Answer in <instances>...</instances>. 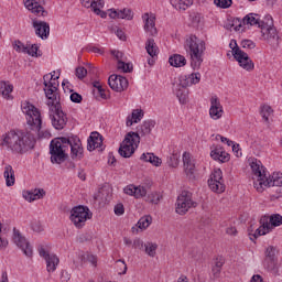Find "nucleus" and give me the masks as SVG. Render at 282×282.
Wrapping results in <instances>:
<instances>
[{
  "label": "nucleus",
  "mask_w": 282,
  "mask_h": 282,
  "mask_svg": "<svg viewBox=\"0 0 282 282\" xmlns=\"http://www.w3.org/2000/svg\"><path fill=\"white\" fill-rule=\"evenodd\" d=\"M22 111L26 116L28 128L25 130H10L0 138V147H6L12 153H19L20 155L34 149L36 144L34 135L43 138L41 134L43 119L39 108L29 101H24L22 104Z\"/></svg>",
  "instance_id": "nucleus-1"
},
{
  "label": "nucleus",
  "mask_w": 282,
  "mask_h": 282,
  "mask_svg": "<svg viewBox=\"0 0 282 282\" xmlns=\"http://www.w3.org/2000/svg\"><path fill=\"white\" fill-rule=\"evenodd\" d=\"M69 151L73 160H83V143L78 137L65 138L58 137L50 143V155L52 164H63L69 158Z\"/></svg>",
  "instance_id": "nucleus-2"
},
{
  "label": "nucleus",
  "mask_w": 282,
  "mask_h": 282,
  "mask_svg": "<svg viewBox=\"0 0 282 282\" xmlns=\"http://www.w3.org/2000/svg\"><path fill=\"white\" fill-rule=\"evenodd\" d=\"M155 120L147 119L137 128V132H128L120 144L119 154L121 158H131L135 153V149H138V144H140V135L144 138V135H151L153 129H155Z\"/></svg>",
  "instance_id": "nucleus-3"
},
{
  "label": "nucleus",
  "mask_w": 282,
  "mask_h": 282,
  "mask_svg": "<svg viewBox=\"0 0 282 282\" xmlns=\"http://www.w3.org/2000/svg\"><path fill=\"white\" fill-rule=\"evenodd\" d=\"M185 48L189 52L192 69H199L204 63V52H206V42L195 35H189L185 41Z\"/></svg>",
  "instance_id": "nucleus-4"
},
{
  "label": "nucleus",
  "mask_w": 282,
  "mask_h": 282,
  "mask_svg": "<svg viewBox=\"0 0 282 282\" xmlns=\"http://www.w3.org/2000/svg\"><path fill=\"white\" fill-rule=\"evenodd\" d=\"M251 169L254 175H258L259 177L258 181L253 184L257 191L261 192L263 186L264 187L282 186V173H273V175L270 177L265 173V170H263V166L254 162L251 163Z\"/></svg>",
  "instance_id": "nucleus-5"
},
{
  "label": "nucleus",
  "mask_w": 282,
  "mask_h": 282,
  "mask_svg": "<svg viewBox=\"0 0 282 282\" xmlns=\"http://www.w3.org/2000/svg\"><path fill=\"white\" fill-rule=\"evenodd\" d=\"M52 80H58V76L54 77L52 73L43 76L44 94L48 100V107H52V105H61L58 84Z\"/></svg>",
  "instance_id": "nucleus-6"
},
{
  "label": "nucleus",
  "mask_w": 282,
  "mask_h": 282,
  "mask_svg": "<svg viewBox=\"0 0 282 282\" xmlns=\"http://www.w3.org/2000/svg\"><path fill=\"white\" fill-rule=\"evenodd\" d=\"M265 22H262L261 24V34L265 42L271 45L274 50L279 47V33L276 32V29L274 28V21L272 20L271 15H267L264 18Z\"/></svg>",
  "instance_id": "nucleus-7"
},
{
  "label": "nucleus",
  "mask_w": 282,
  "mask_h": 282,
  "mask_svg": "<svg viewBox=\"0 0 282 282\" xmlns=\"http://www.w3.org/2000/svg\"><path fill=\"white\" fill-rule=\"evenodd\" d=\"M50 119L52 127L57 131H61L67 127V115L63 111L61 104L50 106Z\"/></svg>",
  "instance_id": "nucleus-8"
},
{
  "label": "nucleus",
  "mask_w": 282,
  "mask_h": 282,
  "mask_svg": "<svg viewBox=\"0 0 282 282\" xmlns=\"http://www.w3.org/2000/svg\"><path fill=\"white\" fill-rule=\"evenodd\" d=\"M191 208H197V202L193 200V193L183 191L176 200V213L186 215Z\"/></svg>",
  "instance_id": "nucleus-9"
},
{
  "label": "nucleus",
  "mask_w": 282,
  "mask_h": 282,
  "mask_svg": "<svg viewBox=\"0 0 282 282\" xmlns=\"http://www.w3.org/2000/svg\"><path fill=\"white\" fill-rule=\"evenodd\" d=\"M70 221L76 226V228H83L87 219H91V215H89V208L83 205L75 206L70 210Z\"/></svg>",
  "instance_id": "nucleus-10"
},
{
  "label": "nucleus",
  "mask_w": 282,
  "mask_h": 282,
  "mask_svg": "<svg viewBox=\"0 0 282 282\" xmlns=\"http://www.w3.org/2000/svg\"><path fill=\"white\" fill-rule=\"evenodd\" d=\"M208 186L214 193H224L226 185L224 184V172L220 169L214 171L208 180Z\"/></svg>",
  "instance_id": "nucleus-11"
},
{
  "label": "nucleus",
  "mask_w": 282,
  "mask_h": 282,
  "mask_svg": "<svg viewBox=\"0 0 282 282\" xmlns=\"http://www.w3.org/2000/svg\"><path fill=\"white\" fill-rule=\"evenodd\" d=\"M13 243L22 250L25 257H32V254H34L32 245H30V241H28V239H25L17 228L13 229Z\"/></svg>",
  "instance_id": "nucleus-12"
},
{
  "label": "nucleus",
  "mask_w": 282,
  "mask_h": 282,
  "mask_svg": "<svg viewBox=\"0 0 282 282\" xmlns=\"http://www.w3.org/2000/svg\"><path fill=\"white\" fill-rule=\"evenodd\" d=\"M234 58L239 63L242 69H246L247 72H252V69H254V63L250 56H248V53L243 52L241 48H235Z\"/></svg>",
  "instance_id": "nucleus-13"
},
{
  "label": "nucleus",
  "mask_w": 282,
  "mask_h": 282,
  "mask_svg": "<svg viewBox=\"0 0 282 282\" xmlns=\"http://www.w3.org/2000/svg\"><path fill=\"white\" fill-rule=\"evenodd\" d=\"M39 254L46 261L47 272H56V268L58 267V263H61L58 257L54 253L50 254L43 247L39 248Z\"/></svg>",
  "instance_id": "nucleus-14"
},
{
  "label": "nucleus",
  "mask_w": 282,
  "mask_h": 282,
  "mask_svg": "<svg viewBox=\"0 0 282 282\" xmlns=\"http://www.w3.org/2000/svg\"><path fill=\"white\" fill-rule=\"evenodd\" d=\"M108 85L112 91L121 93L129 87V80L126 77L113 74L109 76Z\"/></svg>",
  "instance_id": "nucleus-15"
},
{
  "label": "nucleus",
  "mask_w": 282,
  "mask_h": 282,
  "mask_svg": "<svg viewBox=\"0 0 282 282\" xmlns=\"http://www.w3.org/2000/svg\"><path fill=\"white\" fill-rule=\"evenodd\" d=\"M257 14L254 13H249L247 14L242 21L240 19H236V21L239 23L238 25L235 26V31L239 32L241 30L242 25H258L261 30V25L265 23V20L260 21L259 19L256 18Z\"/></svg>",
  "instance_id": "nucleus-16"
},
{
  "label": "nucleus",
  "mask_w": 282,
  "mask_h": 282,
  "mask_svg": "<svg viewBox=\"0 0 282 282\" xmlns=\"http://www.w3.org/2000/svg\"><path fill=\"white\" fill-rule=\"evenodd\" d=\"M202 80V74L199 73H192L189 76L182 75L178 78V85L177 88L186 89L187 87H191L192 85H197Z\"/></svg>",
  "instance_id": "nucleus-17"
},
{
  "label": "nucleus",
  "mask_w": 282,
  "mask_h": 282,
  "mask_svg": "<svg viewBox=\"0 0 282 282\" xmlns=\"http://www.w3.org/2000/svg\"><path fill=\"white\" fill-rule=\"evenodd\" d=\"M209 116L213 120H219L224 116V107L217 96L210 98Z\"/></svg>",
  "instance_id": "nucleus-18"
},
{
  "label": "nucleus",
  "mask_w": 282,
  "mask_h": 282,
  "mask_svg": "<svg viewBox=\"0 0 282 282\" xmlns=\"http://www.w3.org/2000/svg\"><path fill=\"white\" fill-rule=\"evenodd\" d=\"M33 28L36 36H40L43 41L50 36V23L45 21H33Z\"/></svg>",
  "instance_id": "nucleus-19"
},
{
  "label": "nucleus",
  "mask_w": 282,
  "mask_h": 282,
  "mask_svg": "<svg viewBox=\"0 0 282 282\" xmlns=\"http://www.w3.org/2000/svg\"><path fill=\"white\" fill-rule=\"evenodd\" d=\"M133 10L124 8L122 10L110 9V19H126V21H133Z\"/></svg>",
  "instance_id": "nucleus-20"
},
{
  "label": "nucleus",
  "mask_w": 282,
  "mask_h": 282,
  "mask_svg": "<svg viewBox=\"0 0 282 282\" xmlns=\"http://www.w3.org/2000/svg\"><path fill=\"white\" fill-rule=\"evenodd\" d=\"M260 227L256 230V232L250 237L251 241H254L258 237L263 235H268L270 232V223H268V216H262L260 218Z\"/></svg>",
  "instance_id": "nucleus-21"
},
{
  "label": "nucleus",
  "mask_w": 282,
  "mask_h": 282,
  "mask_svg": "<svg viewBox=\"0 0 282 282\" xmlns=\"http://www.w3.org/2000/svg\"><path fill=\"white\" fill-rule=\"evenodd\" d=\"M24 6L33 14H41V17L47 15V11L36 0H24Z\"/></svg>",
  "instance_id": "nucleus-22"
},
{
  "label": "nucleus",
  "mask_w": 282,
  "mask_h": 282,
  "mask_svg": "<svg viewBox=\"0 0 282 282\" xmlns=\"http://www.w3.org/2000/svg\"><path fill=\"white\" fill-rule=\"evenodd\" d=\"M126 195H132L135 199L147 197V188L144 186L128 185L123 188Z\"/></svg>",
  "instance_id": "nucleus-23"
},
{
  "label": "nucleus",
  "mask_w": 282,
  "mask_h": 282,
  "mask_svg": "<svg viewBox=\"0 0 282 282\" xmlns=\"http://www.w3.org/2000/svg\"><path fill=\"white\" fill-rule=\"evenodd\" d=\"M44 195H45V189L43 188L24 191L22 193V196L26 202H36V199H43Z\"/></svg>",
  "instance_id": "nucleus-24"
},
{
  "label": "nucleus",
  "mask_w": 282,
  "mask_h": 282,
  "mask_svg": "<svg viewBox=\"0 0 282 282\" xmlns=\"http://www.w3.org/2000/svg\"><path fill=\"white\" fill-rule=\"evenodd\" d=\"M102 147V135L98 132H91L90 137L88 138L87 150L88 151H96V149H100Z\"/></svg>",
  "instance_id": "nucleus-25"
},
{
  "label": "nucleus",
  "mask_w": 282,
  "mask_h": 282,
  "mask_svg": "<svg viewBox=\"0 0 282 282\" xmlns=\"http://www.w3.org/2000/svg\"><path fill=\"white\" fill-rule=\"evenodd\" d=\"M183 164L186 175L193 177L195 175V162L193 161V159H191V153L184 152Z\"/></svg>",
  "instance_id": "nucleus-26"
},
{
  "label": "nucleus",
  "mask_w": 282,
  "mask_h": 282,
  "mask_svg": "<svg viewBox=\"0 0 282 282\" xmlns=\"http://www.w3.org/2000/svg\"><path fill=\"white\" fill-rule=\"evenodd\" d=\"M263 267L265 270L271 272L273 276H280L281 273L279 272V258L275 259H264Z\"/></svg>",
  "instance_id": "nucleus-27"
},
{
  "label": "nucleus",
  "mask_w": 282,
  "mask_h": 282,
  "mask_svg": "<svg viewBox=\"0 0 282 282\" xmlns=\"http://www.w3.org/2000/svg\"><path fill=\"white\" fill-rule=\"evenodd\" d=\"M210 158H213V160L221 162L223 164L226 162H230V154L219 148H216L210 152Z\"/></svg>",
  "instance_id": "nucleus-28"
},
{
  "label": "nucleus",
  "mask_w": 282,
  "mask_h": 282,
  "mask_svg": "<svg viewBox=\"0 0 282 282\" xmlns=\"http://www.w3.org/2000/svg\"><path fill=\"white\" fill-rule=\"evenodd\" d=\"M3 176L6 180L7 186H14L17 178L14 176V169H12V165H10V164L4 165Z\"/></svg>",
  "instance_id": "nucleus-29"
},
{
  "label": "nucleus",
  "mask_w": 282,
  "mask_h": 282,
  "mask_svg": "<svg viewBox=\"0 0 282 282\" xmlns=\"http://www.w3.org/2000/svg\"><path fill=\"white\" fill-rule=\"evenodd\" d=\"M14 86L10 85L7 82H0V96L4 98V100H12V91Z\"/></svg>",
  "instance_id": "nucleus-30"
},
{
  "label": "nucleus",
  "mask_w": 282,
  "mask_h": 282,
  "mask_svg": "<svg viewBox=\"0 0 282 282\" xmlns=\"http://www.w3.org/2000/svg\"><path fill=\"white\" fill-rule=\"evenodd\" d=\"M145 19V24H144V30L145 32H149L151 36H155L158 34V29L155 28V18H149V13L144 14Z\"/></svg>",
  "instance_id": "nucleus-31"
},
{
  "label": "nucleus",
  "mask_w": 282,
  "mask_h": 282,
  "mask_svg": "<svg viewBox=\"0 0 282 282\" xmlns=\"http://www.w3.org/2000/svg\"><path fill=\"white\" fill-rule=\"evenodd\" d=\"M172 67H184L186 65V57L184 55L174 54L169 58Z\"/></svg>",
  "instance_id": "nucleus-32"
},
{
  "label": "nucleus",
  "mask_w": 282,
  "mask_h": 282,
  "mask_svg": "<svg viewBox=\"0 0 282 282\" xmlns=\"http://www.w3.org/2000/svg\"><path fill=\"white\" fill-rule=\"evenodd\" d=\"M145 50L149 56H151V58H155L159 52V47L158 44H155V40L148 39V41L145 42Z\"/></svg>",
  "instance_id": "nucleus-33"
},
{
  "label": "nucleus",
  "mask_w": 282,
  "mask_h": 282,
  "mask_svg": "<svg viewBox=\"0 0 282 282\" xmlns=\"http://www.w3.org/2000/svg\"><path fill=\"white\" fill-rule=\"evenodd\" d=\"M163 196L160 192H151L150 194H145V202L148 204H153L154 206H158L160 202H162Z\"/></svg>",
  "instance_id": "nucleus-34"
},
{
  "label": "nucleus",
  "mask_w": 282,
  "mask_h": 282,
  "mask_svg": "<svg viewBox=\"0 0 282 282\" xmlns=\"http://www.w3.org/2000/svg\"><path fill=\"white\" fill-rule=\"evenodd\" d=\"M269 230L271 231L272 228H279L282 226V216L281 214H272L268 217Z\"/></svg>",
  "instance_id": "nucleus-35"
},
{
  "label": "nucleus",
  "mask_w": 282,
  "mask_h": 282,
  "mask_svg": "<svg viewBox=\"0 0 282 282\" xmlns=\"http://www.w3.org/2000/svg\"><path fill=\"white\" fill-rule=\"evenodd\" d=\"M82 1V6H84V8H91V10H94L96 8V6H98V8H105V0H80Z\"/></svg>",
  "instance_id": "nucleus-36"
},
{
  "label": "nucleus",
  "mask_w": 282,
  "mask_h": 282,
  "mask_svg": "<svg viewBox=\"0 0 282 282\" xmlns=\"http://www.w3.org/2000/svg\"><path fill=\"white\" fill-rule=\"evenodd\" d=\"M176 98H178L181 105H186L188 102V90L186 88H177Z\"/></svg>",
  "instance_id": "nucleus-37"
},
{
  "label": "nucleus",
  "mask_w": 282,
  "mask_h": 282,
  "mask_svg": "<svg viewBox=\"0 0 282 282\" xmlns=\"http://www.w3.org/2000/svg\"><path fill=\"white\" fill-rule=\"evenodd\" d=\"M193 0H173L172 6L176 8V10H187L191 8Z\"/></svg>",
  "instance_id": "nucleus-38"
},
{
  "label": "nucleus",
  "mask_w": 282,
  "mask_h": 282,
  "mask_svg": "<svg viewBox=\"0 0 282 282\" xmlns=\"http://www.w3.org/2000/svg\"><path fill=\"white\" fill-rule=\"evenodd\" d=\"M151 221H153V218L151 216H143L139 219L137 226L141 230H145L148 226H151Z\"/></svg>",
  "instance_id": "nucleus-39"
},
{
  "label": "nucleus",
  "mask_w": 282,
  "mask_h": 282,
  "mask_svg": "<svg viewBox=\"0 0 282 282\" xmlns=\"http://www.w3.org/2000/svg\"><path fill=\"white\" fill-rule=\"evenodd\" d=\"M167 165L172 169H177L180 165V155L177 153H173L167 158Z\"/></svg>",
  "instance_id": "nucleus-40"
},
{
  "label": "nucleus",
  "mask_w": 282,
  "mask_h": 282,
  "mask_svg": "<svg viewBox=\"0 0 282 282\" xmlns=\"http://www.w3.org/2000/svg\"><path fill=\"white\" fill-rule=\"evenodd\" d=\"M117 67L118 69H122L124 74H131L133 72V65L123 61H118Z\"/></svg>",
  "instance_id": "nucleus-41"
},
{
  "label": "nucleus",
  "mask_w": 282,
  "mask_h": 282,
  "mask_svg": "<svg viewBox=\"0 0 282 282\" xmlns=\"http://www.w3.org/2000/svg\"><path fill=\"white\" fill-rule=\"evenodd\" d=\"M158 250V245L153 242H148L144 245V251L149 257H155V251Z\"/></svg>",
  "instance_id": "nucleus-42"
},
{
  "label": "nucleus",
  "mask_w": 282,
  "mask_h": 282,
  "mask_svg": "<svg viewBox=\"0 0 282 282\" xmlns=\"http://www.w3.org/2000/svg\"><path fill=\"white\" fill-rule=\"evenodd\" d=\"M214 3L221 10H228L232 6V0H214Z\"/></svg>",
  "instance_id": "nucleus-43"
},
{
  "label": "nucleus",
  "mask_w": 282,
  "mask_h": 282,
  "mask_svg": "<svg viewBox=\"0 0 282 282\" xmlns=\"http://www.w3.org/2000/svg\"><path fill=\"white\" fill-rule=\"evenodd\" d=\"M272 107H270L269 105H264L261 107V116L263 118V120H265V122H268L270 116L272 115Z\"/></svg>",
  "instance_id": "nucleus-44"
},
{
  "label": "nucleus",
  "mask_w": 282,
  "mask_h": 282,
  "mask_svg": "<svg viewBox=\"0 0 282 282\" xmlns=\"http://www.w3.org/2000/svg\"><path fill=\"white\" fill-rule=\"evenodd\" d=\"M26 54L29 56H35V58H39V56H41L39 53V45L32 44L31 46H26Z\"/></svg>",
  "instance_id": "nucleus-45"
},
{
  "label": "nucleus",
  "mask_w": 282,
  "mask_h": 282,
  "mask_svg": "<svg viewBox=\"0 0 282 282\" xmlns=\"http://www.w3.org/2000/svg\"><path fill=\"white\" fill-rule=\"evenodd\" d=\"M276 247L270 246L267 248L264 252V259H278L276 258Z\"/></svg>",
  "instance_id": "nucleus-46"
},
{
  "label": "nucleus",
  "mask_w": 282,
  "mask_h": 282,
  "mask_svg": "<svg viewBox=\"0 0 282 282\" xmlns=\"http://www.w3.org/2000/svg\"><path fill=\"white\" fill-rule=\"evenodd\" d=\"M13 50H15V52H19V53H22V54H26L28 46H25V44H23V42L17 40L13 43Z\"/></svg>",
  "instance_id": "nucleus-47"
},
{
  "label": "nucleus",
  "mask_w": 282,
  "mask_h": 282,
  "mask_svg": "<svg viewBox=\"0 0 282 282\" xmlns=\"http://www.w3.org/2000/svg\"><path fill=\"white\" fill-rule=\"evenodd\" d=\"M242 50H254L257 44L252 40H242L240 43Z\"/></svg>",
  "instance_id": "nucleus-48"
},
{
  "label": "nucleus",
  "mask_w": 282,
  "mask_h": 282,
  "mask_svg": "<svg viewBox=\"0 0 282 282\" xmlns=\"http://www.w3.org/2000/svg\"><path fill=\"white\" fill-rule=\"evenodd\" d=\"M93 87L97 89V94L102 98L104 100H107V94H105V90L102 89V85H100V82H94Z\"/></svg>",
  "instance_id": "nucleus-49"
},
{
  "label": "nucleus",
  "mask_w": 282,
  "mask_h": 282,
  "mask_svg": "<svg viewBox=\"0 0 282 282\" xmlns=\"http://www.w3.org/2000/svg\"><path fill=\"white\" fill-rule=\"evenodd\" d=\"M143 116H144V112H142V110L135 109L132 111L130 117L132 118V120H134V123H138L142 120Z\"/></svg>",
  "instance_id": "nucleus-50"
},
{
  "label": "nucleus",
  "mask_w": 282,
  "mask_h": 282,
  "mask_svg": "<svg viewBox=\"0 0 282 282\" xmlns=\"http://www.w3.org/2000/svg\"><path fill=\"white\" fill-rule=\"evenodd\" d=\"M202 19H204V17H202V13H194L192 15V24L194 28H199V24L202 23Z\"/></svg>",
  "instance_id": "nucleus-51"
},
{
  "label": "nucleus",
  "mask_w": 282,
  "mask_h": 282,
  "mask_svg": "<svg viewBox=\"0 0 282 282\" xmlns=\"http://www.w3.org/2000/svg\"><path fill=\"white\" fill-rule=\"evenodd\" d=\"M148 155H149V162L150 164H153V166H160L162 164V159L155 156L153 153Z\"/></svg>",
  "instance_id": "nucleus-52"
},
{
  "label": "nucleus",
  "mask_w": 282,
  "mask_h": 282,
  "mask_svg": "<svg viewBox=\"0 0 282 282\" xmlns=\"http://www.w3.org/2000/svg\"><path fill=\"white\" fill-rule=\"evenodd\" d=\"M76 76L79 78V80H83L85 76H87V68L79 66L76 68Z\"/></svg>",
  "instance_id": "nucleus-53"
},
{
  "label": "nucleus",
  "mask_w": 282,
  "mask_h": 282,
  "mask_svg": "<svg viewBox=\"0 0 282 282\" xmlns=\"http://www.w3.org/2000/svg\"><path fill=\"white\" fill-rule=\"evenodd\" d=\"M132 246L135 250H144V241L140 238H135Z\"/></svg>",
  "instance_id": "nucleus-54"
},
{
  "label": "nucleus",
  "mask_w": 282,
  "mask_h": 282,
  "mask_svg": "<svg viewBox=\"0 0 282 282\" xmlns=\"http://www.w3.org/2000/svg\"><path fill=\"white\" fill-rule=\"evenodd\" d=\"M116 263H118V265L121 270V271H119V274H127V263L124 262V260L119 259L116 261Z\"/></svg>",
  "instance_id": "nucleus-55"
},
{
  "label": "nucleus",
  "mask_w": 282,
  "mask_h": 282,
  "mask_svg": "<svg viewBox=\"0 0 282 282\" xmlns=\"http://www.w3.org/2000/svg\"><path fill=\"white\" fill-rule=\"evenodd\" d=\"M70 100H72V102H75L78 105V104L83 102V96L78 93H73V94H70Z\"/></svg>",
  "instance_id": "nucleus-56"
},
{
  "label": "nucleus",
  "mask_w": 282,
  "mask_h": 282,
  "mask_svg": "<svg viewBox=\"0 0 282 282\" xmlns=\"http://www.w3.org/2000/svg\"><path fill=\"white\" fill-rule=\"evenodd\" d=\"M115 215H124V205H122V203H119L115 206Z\"/></svg>",
  "instance_id": "nucleus-57"
},
{
  "label": "nucleus",
  "mask_w": 282,
  "mask_h": 282,
  "mask_svg": "<svg viewBox=\"0 0 282 282\" xmlns=\"http://www.w3.org/2000/svg\"><path fill=\"white\" fill-rule=\"evenodd\" d=\"M31 228H32V230H34V232H42V230H43V226L41 225L40 221H33L31 224Z\"/></svg>",
  "instance_id": "nucleus-58"
},
{
  "label": "nucleus",
  "mask_w": 282,
  "mask_h": 282,
  "mask_svg": "<svg viewBox=\"0 0 282 282\" xmlns=\"http://www.w3.org/2000/svg\"><path fill=\"white\" fill-rule=\"evenodd\" d=\"M100 8H104V7L96 6V8L93 9V12H95V14H98L99 17H101V19H107V12L101 11Z\"/></svg>",
  "instance_id": "nucleus-59"
},
{
  "label": "nucleus",
  "mask_w": 282,
  "mask_h": 282,
  "mask_svg": "<svg viewBox=\"0 0 282 282\" xmlns=\"http://www.w3.org/2000/svg\"><path fill=\"white\" fill-rule=\"evenodd\" d=\"M77 239L79 243H85V241H89L91 239V236L89 234H82Z\"/></svg>",
  "instance_id": "nucleus-60"
},
{
  "label": "nucleus",
  "mask_w": 282,
  "mask_h": 282,
  "mask_svg": "<svg viewBox=\"0 0 282 282\" xmlns=\"http://www.w3.org/2000/svg\"><path fill=\"white\" fill-rule=\"evenodd\" d=\"M232 147V151L236 155V158H241L242 153H241V149H239V144H231Z\"/></svg>",
  "instance_id": "nucleus-61"
},
{
  "label": "nucleus",
  "mask_w": 282,
  "mask_h": 282,
  "mask_svg": "<svg viewBox=\"0 0 282 282\" xmlns=\"http://www.w3.org/2000/svg\"><path fill=\"white\" fill-rule=\"evenodd\" d=\"M87 261H88V263H91V265L96 267L97 263H98V258L94 254H88L87 256Z\"/></svg>",
  "instance_id": "nucleus-62"
},
{
  "label": "nucleus",
  "mask_w": 282,
  "mask_h": 282,
  "mask_svg": "<svg viewBox=\"0 0 282 282\" xmlns=\"http://www.w3.org/2000/svg\"><path fill=\"white\" fill-rule=\"evenodd\" d=\"M214 268H224V257L216 258Z\"/></svg>",
  "instance_id": "nucleus-63"
},
{
  "label": "nucleus",
  "mask_w": 282,
  "mask_h": 282,
  "mask_svg": "<svg viewBox=\"0 0 282 282\" xmlns=\"http://www.w3.org/2000/svg\"><path fill=\"white\" fill-rule=\"evenodd\" d=\"M112 56H115V58H117V61H122V57L124 56V54L120 51H111Z\"/></svg>",
  "instance_id": "nucleus-64"
}]
</instances>
